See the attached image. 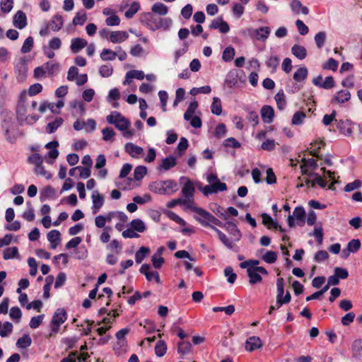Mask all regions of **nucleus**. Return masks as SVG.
I'll return each instance as SVG.
<instances>
[{"label":"nucleus","mask_w":362,"mask_h":362,"mask_svg":"<svg viewBox=\"0 0 362 362\" xmlns=\"http://www.w3.org/2000/svg\"><path fill=\"white\" fill-rule=\"evenodd\" d=\"M34 173L37 175L45 177L47 180H49L52 178V174L45 169V167L42 164H40L35 167Z\"/></svg>","instance_id":"obj_50"},{"label":"nucleus","mask_w":362,"mask_h":362,"mask_svg":"<svg viewBox=\"0 0 362 362\" xmlns=\"http://www.w3.org/2000/svg\"><path fill=\"white\" fill-rule=\"evenodd\" d=\"M106 120L108 123L114 124L117 129L122 132L127 130L130 125L129 120L116 111L107 115Z\"/></svg>","instance_id":"obj_5"},{"label":"nucleus","mask_w":362,"mask_h":362,"mask_svg":"<svg viewBox=\"0 0 362 362\" xmlns=\"http://www.w3.org/2000/svg\"><path fill=\"white\" fill-rule=\"evenodd\" d=\"M198 107V103L196 100L191 102L184 114V119L187 121H189L192 116L194 114L196 110Z\"/></svg>","instance_id":"obj_39"},{"label":"nucleus","mask_w":362,"mask_h":362,"mask_svg":"<svg viewBox=\"0 0 362 362\" xmlns=\"http://www.w3.org/2000/svg\"><path fill=\"white\" fill-rule=\"evenodd\" d=\"M190 210L196 213V216L194 218L202 226L209 227L212 229V227H216V226L219 227L223 226V223L203 208L195 206Z\"/></svg>","instance_id":"obj_2"},{"label":"nucleus","mask_w":362,"mask_h":362,"mask_svg":"<svg viewBox=\"0 0 362 362\" xmlns=\"http://www.w3.org/2000/svg\"><path fill=\"white\" fill-rule=\"evenodd\" d=\"M100 57L103 61H113L117 57V52L110 49L105 48L102 50Z\"/></svg>","instance_id":"obj_36"},{"label":"nucleus","mask_w":362,"mask_h":362,"mask_svg":"<svg viewBox=\"0 0 362 362\" xmlns=\"http://www.w3.org/2000/svg\"><path fill=\"white\" fill-rule=\"evenodd\" d=\"M247 119L253 127H255L259 123V116L257 112L251 110L247 115Z\"/></svg>","instance_id":"obj_61"},{"label":"nucleus","mask_w":362,"mask_h":362,"mask_svg":"<svg viewBox=\"0 0 362 362\" xmlns=\"http://www.w3.org/2000/svg\"><path fill=\"white\" fill-rule=\"evenodd\" d=\"M21 316H22V312L18 307H16V306L12 307L10 309L9 317L13 320H16V321L18 322L21 320Z\"/></svg>","instance_id":"obj_58"},{"label":"nucleus","mask_w":362,"mask_h":362,"mask_svg":"<svg viewBox=\"0 0 362 362\" xmlns=\"http://www.w3.org/2000/svg\"><path fill=\"white\" fill-rule=\"evenodd\" d=\"M211 111L216 115H220L222 113L221 101L218 98L214 97L213 98V102L211 105Z\"/></svg>","instance_id":"obj_40"},{"label":"nucleus","mask_w":362,"mask_h":362,"mask_svg":"<svg viewBox=\"0 0 362 362\" xmlns=\"http://www.w3.org/2000/svg\"><path fill=\"white\" fill-rule=\"evenodd\" d=\"M305 118V114L301 111H298L293 115L291 122L293 125H300L303 123Z\"/></svg>","instance_id":"obj_52"},{"label":"nucleus","mask_w":362,"mask_h":362,"mask_svg":"<svg viewBox=\"0 0 362 362\" xmlns=\"http://www.w3.org/2000/svg\"><path fill=\"white\" fill-rule=\"evenodd\" d=\"M310 177H313V180H307L305 182L309 187H315V185H318L320 187L325 188L327 186V182L317 173H311Z\"/></svg>","instance_id":"obj_22"},{"label":"nucleus","mask_w":362,"mask_h":362,"mask_svg":"<svg viewBox=\"0 0 362 362\" xmlns=\"http://www.w3.org/2000/svg\"><path fill=\"white\" fill-rule=\"evenodd\" d=\"M47 237L52 249H55L61 241V233L57 230H52L47 233Z\"/></svg>","instance_id":"obj_23"},{"label":"nucleus","mask_w":362,"mask_h":362,"mask_svg":"<svg viewBox=\"0 0 362 362\" xmlns=\"http://www.w3.org/2000/svg\"><path fill=\"white\" fill-rule=\"evenodd\" d=\"M13 331V325L9 322H6L2 324V327L0 330V336L1 337H8Z\"/></svg>","instance_id":"obj_54"},{"label":"nucleus","mask_w":362,"mask_h":362,"mask_svg":"<svg viewBox=\"0 0 362 362\" xmlns=\"http://www.w3.org/2000/svg\"><path fill=\"white\" fill-rule=\"evenodd\" d=\"M64 119L62 117H58L54 121L49 122L46 127V131L49 134L54 133L62 124Z\"/></svg>","instance_id":"obj_34"},{"label":"nucleus","mask_w":362,"mask_h":362,"mask_svg":"<svg viewBox=\"0 0 362 362\" xmlns=\"http://www.w3.org/2000/svg\"><path fill=\"white\" fill-rule=\"evenodd\" d=\"M149 248L147 247H141L135 254V261L137 264L141 263L146 255L149 253Z\"/></svg>","instance_id":"obj_42"},{"label":"nucleus","mask_w":362,"mask_h":362,"mask_svg":"<svg viewBox=\"0 0 362 362\" xmlns=\"http://www.w3.org/2000/svg\"><path fill=\"white\" fill-rule=\"evenodd\" d=\"M262 259L268 264H273L277 259V254L274 251H267L263 256Z\"/></svg>","instance_id":"obj_55"},{"label":"nucleus","mask_w":362,"mask_h":362,"mask_svg":"<svg viewBox=\"0 0 362 362\" xmlns=\"http://www.w3.org/2000/svg\"><path fill=\"white\" fill-rule=\"evenodd\" d=\"M261 117L264 123H272L274 117V108L269 105H264L261 109Z\"/></svg>","instance_id":"obj_14"},{"label":"nucleus","mask_w":362,"mask_h":362,"mask_svg":"<svg viewBox=\"0 0 362 362\" xmlns=\"http://www.w3.org/2000/svg\"><path fill=\"white\" fill-rule=\"evenodd\" d=\"M88 42L86 40L80 37L74 38L71 40L70 46L71 50L73 53L76 54L81 51L87 45Z\"/></svg>","instance_id":"obj_25"},{"label":"nucleus","mask_w":362,"mask_h":362,"mask_svg":"<svg viewBox=\"0 0 362 362\" xmlns=\"http://www.w3.org/2000/svg\"><path fill=\"white\" fill-rule=\"evenodd\" d=\"M292 54L298 59L302 60L307 56L306 49L301 45H294L291 48Z\"/></svg>","instance_id":"obj_30"},{"label":"nucleus","mask_w":362,"mask_h":362,"mask_svg":"<svg viewBox=\"0 0 362 362\" xmlns=\"http://www.w3.org/2000/svg\"><path fill=\"white\" fill-rule=\"evenodd\" d=\"M351 252H357L361 247V242L358 239H353L349 242L347 247Z\"/></svg>","instance_id":"obj_64"},{"label":"nucleus","mask_w":362,"mask_h":362,"mask_svg":"<svg viewBox=\"0 0 362 362\" xmlns=\"http://www.w3.org/2000/svg\"><path fill=\"white\" fill-rule=\"evenodd\" d=\"M150 269H151V267L149 264H142L140 269H139V272L145 275L146 279L149 281H151V276H154V280L156 283H159L160 282V277H159V274L157 272H151L150 271Z\"/></svg>","instance_id":"obj_19"},{"label":"nucleus","mask_w":362,"mask_h":362,"mask_svg":"<svg viewBox=\"0 0 362 362\" xmlns=\"http://www.w3.org/2000/svg\"><path fill=\"white\" fill-rule=\"evenodd\" d=\"M308 74V69L305 66H302L298 69L293 74V78L296 82H303L304 81Z\"/></svg>","instance_id":"obj_28"},{"label":"nucleus","mask_w":362,"mask_h":362,"mask_svg":"<svg viewBox=\"0 0 362 362\" xmlns=\"http://www.w3.org/2000/svg\"><path fill=\"white\" fill-rule=\"evenodd\" d=\"M33 44H34V40H33V37H31V36L28 37L25 39V40L24 41L22 47H21V52L23 54L30 52L33 47Z\"/></svg>","instance_id":"obj_48"},{"label":"nucleus","mask_w":362,"mask_h":362,"mask_svg":"<svg viewBox=\"0 0 362 362\" xmlns=\"http://www.w3.org/2000/svg\"><path fill=\"white\" fill-rule=\"evenodd\" d=\"M113 73V68L110 64H104L99 68V74L102 77L107 78Z\"/></svg>","instance_id":"obj_49"},{"label":"nucleus","mask_w":362,"mask_h":362,"mask_svg":"<svg viewBox=\"0 0 362 362\" xmlns=\"http://www.w3.org/2000/svg\"><path fill=\"white\" fill-rule=\"evenodd\" d=\"M45 65L47 70V73H48L49 75L52 76L57 74L59 68V64L47 62Z\"/></svg>","instance_id":"obj_59"},{"label":"nucleus","mask_w":362,"mask_h":362,"mask_svg":"<svg viewBox=\"0 0 362 362\" xmlns=\"http://www.w3.org/2000/svg\"><path fill=\"white\" fill-rule=\"evenodd\" d=\"M167 351V345L163 340H158L155 346V354L158 357L163 356Z\"/></svg>","instance_id":"obj_38"},{"label":"nucleus","mask_w":362,"mask_h":362,"mask_svg":"<svg viewBox=\"0 0 362 362\" xmlns=\"http://www.w3.org/2000/svg\"><path fill=\"white\" fill-rule=\"evenodd\" d=\"M127 346V340H117V343L114 346V349L117 354H120L126 351Z\"/></svg>","instance_id":"obj_62"},{"label":"nucleus","mask_w":362,"mask_h":362,"mask_svg":"<svg viewBox=\"0 0 362 362\" xmlns=\"http://www.w3.org/2000/svg\"><path fill=\"white\" fill-rule=\"evenodd\" d=\"M18 250L17 247H7L4 250L3 258L6 260L18 258Z\"/></svg>","instance_id":"obj_33"},{"label":"nucleus","mask_w":362,"mask_h":362,"mask_svg":"<svg viewBox=\"0 0 362 362\" xmlns=\"http://www.w3.org/2000/svg\"><path fill=\"white\" fill-rule=\"evenodd\" d=\"M13 25L18 29H23L27 25V17L25 13L22 11H18L13 19Z\"/></svg>","instance_id":"obj_10"},{"label":"nucleus","mask_w":362,"mask_h":362,"mask_svg":"<svg viewBox=\"0 0 362 362\" xmlns=\"http://www.w3.org/2000/svg\"><path fill=\"white\" fill-rule=\"evenodd\" d=\"M192 344L189 341H181L177 344V352L181 355H186L190 353Z\"/></svg>","instance_id":"obj_37"},{"label":"nucleus","mask_w":362,"mask_h":362,"mask_svg":"<svg viewBox=\"0 0 362 362\" xmlns=\"http://www.w3.org/2000/svg\"><path fill=\"white\" fill-rule=\"evenodd\" d=\"M351 98V94L349 90H341L336 93V94L332 98L331 103L332 104L334 103H344L347 102Z\"/></svg>","instance_id":"obj_18"},{"label":"nucleus","mask_w":362,"mask_h":362,"mask_svg":"<svg viewBox=\"0 0 362 362\" xmlns=\"http://www.w3.org/2000/svg\"><path fill=\"white\" fill-rule=\"evenodd\" d=\"M277 108L279 110H284L286 107V97L283 90H280L274 96Z\"/></svg>","instance_id":"obj_26"},{"label":"nucleus","mask_w":362,"mask_h":362,"mask_svg":"<svg viewBox=\"0 0 362 362\" xmlns=\"http://www.w3.org/2000/svg\"><path fill=\"white\" fill-rule=\"evenodd\" d=\"M222 227H224L228 233L234 237L235 241H239L241 239L242 233L233 222L227 221L226 223H223Z\"/></svg>","instance_id":"obj_13"},{"label":"nucleus","mask_w":362,"mask_h":362,"mask_svg":"<svg viewBox=\"0 0 362 362\" xmlns=\"http://www.w3.org/2000/svg\"><path fill=\"white\" fill-rule=\"evenodd\" d=\"M197 187L206 197H208L212 194H216L218 192H224L227 190L226 184L220 182L219 180L212 183L211 185L205 186H203L202 183H198Z\"/></svg>","instance_id":"obj_6"},{"label":"nucleus","mask_w":362,"mask_h":362,"mask_svg":"<svg viewBox=\"0 0 362 362\" xmlns=\"http://www.w3.org/2000/svg\"><path fill=\"white\" fill-rule=\"evenodd\" d=\"M32 344V339L29 334H25L17 340L16 346L18 348L26 349Z\"/></svg>","instance_id":"obj_35"},{"label":"nucleus","mask_w":362,"mask_h":362,"mask_svg":"<svg viewBox=\"0 0 362 362\" xmlns=\"http://www.w3.org/2000/svg\"><path fill=\"white\" fill-rule=\"evenodd\" d=\"M177 164L176 158L174 156H168L163 158L157 169L160 170L167 171L175 167Z\"/></svg>","instance_id":"obj_16"},{"label":"nucleus","mask_w":362,"mask_h":362,"mask_svg":"<svg viewBox=\"0 0 362 362\" xmlns=\"http://www.w3.org/2000/svg\"><path fill=\"white\" fill-rule=\"evenodd\" d=\"M151 12L157 16H165L168 13V7L163 3L156 2L151 6Z\"/></svg>","instance_id":"obj_27"},{"label":"nucleus","mask_w":362,"mask_h":362,"mask_svg":"<svg viewBox=\"0 0 362 362\" xmlns=\"http://www.w3.org/2000/svg\"><path fill=\"white\" fill-rule=\"evenodd\" d=\"M327 34L325 31H320L315 35V42L319 49L322 48L324 46Z\"/></svg>","instance_id":"obj_46"},{"label":"nucleus","mask_w":362,"mask_h":362,"mask_svg":"<svg viewBox=\"0 0 362 362\" xmlns=\"http://www.w3.org/2000/svg\"><path fill=\"white\" fill-rule=\"evenodd\" d=\"M147 173V168L144 165H139L135 168L134 171V179L137 181L141 180Z\"/></svg>","instance_id":"obj_44"},{"label":"nucleus","mask_w":362,"mask_h":362,"mask_svg":"<svg viewBox=\"0 0 362 362\" xmlns=\"http://www.w3.org/2000/svg\"><path fill=\"white\" fill-rule=\"evenodd\" d=\"M224 275L227 277V281L230 284H233L237 279V275L233 272V269L231 267H227L225 268Z\"/></svg>","instance_id":"obj_53"},{"label":"nucleus","mask_w":362,"mask_h":362,"mask_svg":"<svg viewBox=\"0 0 362 362\" xmlns=\"http://www.w3.org/2000/svg\"><path fill=\"white\" fill-rule=\"evenodd\" d=\"M128 37V33L122 30L112 31L110 34V40L112 43H122L126 41Z\"/></svg>","instance_id":"obj_17"},{"label":"nucleus","mask_w":362,"mask_h":362,"mask_svg":"<svg viewBox=\"0 0 362 362\" xmlns=\"http://www.w3.org/2000/svg\"><path fill=\"white\" fill-rule=\"evenodd\" d=\"M262 346L260 338L257 337H250L245 342V349L248 351H253L261 348Z\"/></svg>","instance_id":"obj_20"},{"label":"nucleus","mask_w":362,"mask_h":362,"mask_svg":"<svg viewBox=\"0 0 362 362\" xmlns=\"http://www.w3.org/2000/svg\"><path fill=\"white\" fill-rule=\"evenodd\" d=\"M41 199H54L57 197L56 190L51 186L45 187L40 192Z\"/></svg>","instance_id":"obj_31"},{"label":"nucleus","mask_w":362,"mask_h":362,"mask_svg":"<svg viewBox=\"0 0 362 362\" xmlns=\"http://www.w3.org/2000/svg\"><path fill=\"white\" fill-rule=\"evenodd\" d=\"M93 201L92 212L97 214L104 204V197L98 191H94L91 196Z\"/></svg>","instance_id":"obj_11"},{"label":"nucleus","mask_w":362,"mask_h":362,"mask_svg":"<svg viewBox=\"0 0 362 362\" xmlns=\"http://www.w3.org/2000/svg\"><path fill=\"white\" fill-rule=\"evenodd\" d=\"M140 4L137 1L133 2L129 9L126 11L124 16L127 18H132L139 10Z\"/></svg>","instance_id":"obj_47"},{"label":"nucleus","mask_w":362,"mask_h":362,"mask_svg":"<svg viewBox=\"0 0 362 362\" xmlns=\"http://www.w3.org/2000/svg\"><path fill=\"white\" fill-rule=\"evenodd\" d=\"M87 20V16L86 12L83 13H77L75 16V17L73 19V24L74 25H83Z\"/></svg>","instance_id":"obj_57"},{"label":"nucleus","mask_w":362,"mask_h":362,"mask_svg":"<svg viewBox=\"0 0 362 362\" xmlns=\"http://www.w3.org/2000/svg\"><path fill=\"white\" fill-rule=\"evenodd\" d=\"M337 127L345 136H350L352 134L351 122L349 119L337 120Z\"/></svg>","instance_id":"obj_15"},{"label":"nucleus","mask_w":362,"mask_h":362,"mask_svg":"<svg viewBox=\"0 0 362 362\" xmlns=\"http://www.w3.org/2000/svg\"><path fill=\"white\" fill-rule=\"evenodd\" d=\"M212 230H214L217 233L219 240L228 249H232L233 247V243L232 240H230L222 231H221L216 227H212Z\"/></svg>","instance_id":"obj_29"},{"label":"nucleus","mask_w":362,"mask_h":362,"mask_svg":"<svg viewBox=\"0 0 362 362\" xmlns=\"http://www.w3.org/2000/svg\"><path fill=\"white\" fill-rule=\"evenodd\" d=\"M180 181L183 184L181 189V199H183L184 207L186 209H191L195 206L194 195L195 192V188L193 182L186 177H181Z\"/></svg>","instance_id":"obj_4"},{"label":"nucleus","mask_w":362,"mask_h":362,"mask_svg":"<svg viewBox=\"0 0 362 362\" xmlns=\"http://www.w3.org/2000/svg\"><path fill=\"white\" fill-rule=\"evenodd\" d=\"M149 189L158 194L172 195L179 189L177 182L173 180H157L149 185Z\"/></svg>","instance_id":"obj_3"},{"label":"nucleus","mask_w":362,"mask_h":362,"mask_svg":"<svg viewBox=\"0 0 362 362\" xmlns=\"http://www.w3.org/2000/svg\"><path fill=\"white\" fill-rule=\"evenodd\" d=\"M139 20L141 24L153 32L157 30H168L173 24L170 18H161L152 12L141 13Z\"/></svg>","instance_id":"obj_1"},{"label":"nucleus","mask_w":362,"mask_h":362,"mask_svg":"<svg viewBox=\"0 0 362 362\" xmlns=\"http://www.w3.org/2000/svg\"><path fill=\"white\" fill-rule=\"evenodd\" d=\"M71 108L74 109L76 113L80 116H82L86 112V108L83 103L80 100H74L71 103Z\"/></svg>","instance_id":"obj_41"},{"label":"nucleus","mask_w":362,"mask_h":362,"mask_svg":"<svg viewBox=\"0 0 362 362\" xmlns=\"http://www.w3.org/2000/svg\"><path fill=\"white\" fill-rule=\"evenodd\" d=\"M47 24L52 31L57 32L62 29L64 24L62 16L59 14H56Z\"/></svg>","instance_id":"obj_21"},{"label":"nucleus","mask_w":362,"mask_h":362,"mask_svg":"<svg viewBox=\"0 0 362 362\" xmlns=\"http://www.w3.org/2000/svg\"><path fill=\"white\" fill-rule=\"evenodd\" d=\"M305 222V211L303 207L297 206L294 209L292 215L288 217V225L293 228L296 225L303 226Z\"/></svg>","instance_id":"obj_7"},{"label":"nucleus","mask_w":362,"mask_h":362,"mask_svg":"<svg viewBox=\"0 0 362 362\" xmlns=\"http://www.w3.org/2000/svg\"><path fill=\"white\" fill-rule=\"evenodd\" d=\"M247 276L250 278L249 282L250 284H256L262 281V278L260 274L267 275L268 272L263 267H249L247 269Z\"/></svg>","instance_id":"obj_9"},{"label":"nucleus","mask_w":362,"mask_h":362,"mask_svg":"<svg viewBox=\"0 0 362 362\" xmlns=\"http://www.w3.org/2000/svg\"><path fill=\"white\" fill-rule=\"evenodd\" d=\"M28 162L35 165V167L43 163L42 156L37 153L30 155L28 158Z\"/></svg>","instance_id":"obj_51"},{"label":"nucleus","mask_w":362,"mask_h":362,"mask_svg":"<svg viewBox=\"0 0 362 362\" xmlns=\"http://www.w3.org/2000/svg\"><path fill=\"white\" fill-rule=\"evenodd\" d=\"M129 225L132 228L138 233H144L146 229L144 222L139 218L133 219Z\"/></svg>","instance_id":"obj_32"},{"label":"nucleus","mask_w":362,"mask_h":362,"mask_svg":"<svg viewBox=\"0 0 362 362\" xmlns=\"http://www.w3.org/2000/svg\"><path fill=\"white\" fill-rule=\"evenodd\" d=\"M13 0H1L0 6L1 10L3 13H8L13 8Z\"/></svg>","instance_id":"obj_63"},{"label":"nucleus","mask_w":362,"mask_h":362,"mask_svg":"<svg viewBox=\"0 0 362 362\" xmlns=\"http://www.w3.org/2000/svg\"><path fill=\"white\" fill-rule=\"evenodd\" d=\"M266 65L268 68L272 69V72H275L279 64V59L276 56H272L267 59Z\"/></svg>","instance_id":"obj_45"},{"label":"nucleus","mask_w":362,"mask_h":362,"mask_svg":"<svg viewBox=\"0 0 362 362\" xmlns=\"http://www.w3.org/2000/svg\"><path fill=\"white\" fill-rule=\"evenodd\" d=\"M271 33V29L268 26L260 27L258 29H255L253 38L257 40L265 41Z\"/></svg>","instance_id":"obj_24"},{"label":"nucleus","mask_w":362,"mask_h":362,"mask_svg":"<svg viewBox=\"0 0 362 362\" xmlns=\"http://www.w3.org/2000/svg\"><path fill=\"white\" fill-rule=\"evenodd\" d=\"M235 54V49L231 46H228L226 48H225V49L223 52L222 59L226 62H230L233 59Z\"/></svg>","instance_id":"obj_43"},{"label":"nucleus","mask_w":362,"mask_h":362,"mask_svg":"<svg viewBox=\"0 0 362 362\" xmlns=\"http://www.w3.org/2000/svg\"><path fill=\"white\" fill-rule=\"evenodd\" d=\"M352 350L355 356H362V339H356L353 342Z\"/></svg>","instance_id":"obj_56"},{"label":"nucleus","mask_w":362,"mask_h":362,"mask_svg":"<svg viewBox=\"0 0 362 362\" xmlns=\"http://www.w3.org/2000/svg\"><path fill=\"white\" fill-rule=\"evenodd\" d=\"M67 319V313L64 308H58L54 313L51 321V329L57 332L61 325Z\"/></svg>","instance_id":"obj_8"},{"label":"nucleus","mask_w":362,"mask_h":362,"mask_svg":"<svg viewBox=\"0 0 362 362\" xmlns=\"http://www.w3.org/2000/svg\"><path fill=\"white\" fill-rule=\"evenodd\" d=\"M245 11L244 6L239 4V3H234L233 8H232V12L233 14L237 18H239L242 16Z\"/></svg>","instance_id":"obj_60"},{"label":"nucleus","mask_w":362,"mask_h":362,"mask_svg":"<svg viewBox=\"0 0 362 362\" xmlns=\"http://www.w3.org/2000/svg\"><path fill=\"white\" fill-rule=\"evenodd\" d=\"M125 151L132 158H138L144 154V149L133 143H127L124 146Z\"/></svg>","instance_id":"obj_12"}]
</instances>
